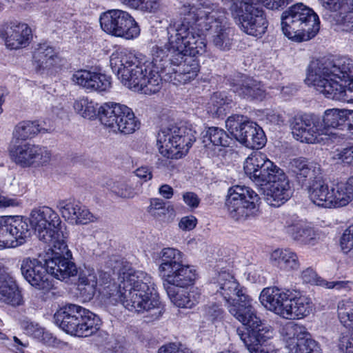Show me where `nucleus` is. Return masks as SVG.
Returning a JSON list of instances; mask_svg holds the SVG:
<instances>
[{
	"label": "nucleus",
	"mask_w": 353,
	"mask_h": 353,
	"mask_svg": "<svg viewBox=\"0 0 353 353\" xmlns=\"http://www.w3.org/2000/svg\"><path fill=\"white\" fill-rule=\"evenodd\" d=\"M301 278L303 280V281L305 283H310L312 285H320L322 283L321 281H324L325 280L319 277L316 272L310 268H308L305 270H304L301 272Z\"/></svg>",
	"instance_id": "obj_59"
},
{
	"label": "nucleus",
	"mask_w": 353,
	"mask_h": 353,
	"mask_svg": "<svg viewBox=\"0 0 353 353\" xmlns=\"http://www.w3.org/2000/svg\"><path fill=\"white\" fill-rule=\"evenodd\" d=\"M57 59L54 49L47 43L39 44L33 54L34 65L38 71L50 69Z\"/></svg>",
	"instance_id": "obj_35"
},
{
	"label": "nucleus",
	"mask_w": 353,
	"mask_h": 353,
	"mask_svg": "<svg viewBox=\"0 0 353 353\" xmlns=\"http://www.w3.org/2000/svg\"><path fill=\"white\" fill-rule=\"evenodd\" d=\"M321 286H323L327 289H336L337 290H344L345 291H349L350 289V281H321Z\"/></svg>",
	"instance_id": "obj_61"
},
{
	"label": "nucleus",
	"mask_w": 353,
	"mask_h": 353,
	"mask_svg": "<svg viewBox=\"0 0 353 353\" xmlns=\"http://www.w3.org/2000/svg\"><path fill=\"white\" fill-rule=\"evenodd\" d=\"M232 100L223 92H214L207 105V110L213 117H219L226 114L228 105Z\"/></svg>",
	"instance_id": "obj_45"
},
{
	"label": "nucleus",
	"mask_w": 353,
	"mask_h": 353,
	"mask_svg": "<svg viewBox=\"0 0 353 353\" xmlns=\"http://www.w3.org/2000/svg\"><path fill=\"white\" fill-rule=\"evenodd\" d=\"M118 286L107 287L110 303H120L131 312H148L153 319L161 316L162 307L150 274L123 265L118 270Z\"/></svg>",
	"instance_id": "obj_1"
},
{
	"label": "nucleus",
	"mask_w": 353,
	"mask_h": 353,
	"mask_svg": "<svg viewBox=\"0 0 353 353\" xmlns=\"http://www.w3.org/2000/svg\"><path fill=\"white\" fill-rule=\"evenodd\" d=\"M296 305L300 319L308 316L313 310L314 304L310 298L305 296L296 297Z\"/></svg>",
	"instance_id": "obj_57"
},
{
	"label": "nucleus",
	"mask_w": 353,
	"mask_h": 353,
	"mask_svg": "<svg viewBox=\"0 0 353 353\" xmlns=\"http://www.w3.org/2000/svg\"><path fill=\"white\" fill-rule=\"evenodd\" d=\"M230 84L233 91L243 98L263 100L266 94L261 81L245 74H238Z\"/></svg>",
	"instance_id": "obj_26"
},
{
	"label": "nucleus",
	"mask_w": 353,
	"mask_h": 353,
	"mask_svg": "<svg viewBox=\"0 0 353 353\" xmlns=\"http://www.w3.org/2000/svg\"><path fill=\"white\" fill-rule=\"evenodd\" d=\"M306 84L325 97L353 101V60L343 57L334 61L316 60L310 63Z\"/></svg>",
	"instance_id": "obj_3"
},
{
	"label": "nucleus",
	"mask_w": 353,
	"mask_h": 353,
	"mask_svg": "<svg viewBox=\"0 0 353 353\" xmlns=\"http://www.w3.org/2000/svg\"><path fill=\"white\" fill-rule=\"evenodd\" d=\"M21 271L24 279L38 290L48 291L53 286L46 261L43 263L37 259L25 258L21 261Z\"/></svg>",
	"instance_id": "obj_20"
},
{
	"label": "nucleus",
	"mask_w": 353,
	"mask_h": 353,
	"mask_svg": "<svg viewBox=\"0 0 353 353\" xmlns=\"http://www.w3.org/2000/svg\"><path fill=\"white\" fill-rule=\"evenodd\" d=\"M291 234L294 241L303 245L313 246L320 240V234L314 228L303 224L293 225Z\"/></svg>",
	"instance_id": "obj_38"
},
{
	"label": "nucleus",
	"mask_w": 353,
	"mask_h": 353,
	"mask_svg": "<svg viewBox=\"0 0 353 353\" xmlns=\"http://www.w3.org/2000/svg\"><path fill=\"white\" fill-rule=\"evenodd\" d=\"M340 245L342 250L347 253L353 250V225H350L343 232Z\"/></svg>",
	"instance_id": "obj_58"
},
{
	"label": "nucleus",
	"mask_w": 353,
	"mask_h": 353,
	"mask_svg": "<svg viewBox=\"0 0 353 353\" xmlns=\"http://www.w3.org/2000/svg\"><path fill=\"white\" fill-rule=\"evenodd\" d=\"M281 30L289 39L296 42L313 39L320 29L318 14L302 3L290 6L281 14Z\"/></svg>",
	"instance_id": "obj_8"
},
{
	"label": "nucleus",
	"mask_w": 353,
	"mask_h": 353,
	"mask_svg": "<svg viewBox=\"0 0 353 353\" xmlns=\"http://www.w3.org/2000/svg\"><path fill=\"white\" fill-rule=\"evenodd\" d=\"M326 10L337 12L336 21L344 30H353V0H319Z\"/></svg>",
	"instance_id": "obj_27"
},
{
	"label": "nucleus",
	"mask_w": 353,
	"mask_h": 353,
	"mask_svg": "<svg viewBox=\"0 0 353 353\" xmlns=\"http://www.w3.org/2000/svg\"><path fill=\"white\" fill-rule=\"evenodd\" d=\"M298 305H296V297L287 299L280 316L286 319H300Z\"/></svg>",
	"instance_id": "obj_55"
},
{
	"label": "nucleus",
	"mask_w": 353,
	"mask_h": 353,
	"mask_svg": "<svg viewBox=\"0 0 353 353\" xmlns=\"http://www.w3.org/2000/svg\"><path fill=\"white\" fill-rule=\"evenodd\" d=\"M205 137L214 145L228 147L232 141L231 137L223 129L210 127L205 132Z\"/></svg>",
	"instance_id": "obj_51"
},
{
	"label": "nucleus",
	"mask_w": 353,
	"mask_h": 353,
	"mask_svg": "<svg viewBox=\"0 0 353 353\" xmlns=\"http://www.w3.org/2000/svg\"><path fill=\"white\" fill-rule=\"evenodd\" d=\"M72 82L90 92H102L111 87V78L104 74L80 70L76 71L71 78Z\"/></svg>",
	"instance_id": "obj_24"
},
{
	"label": "nucleus",
	"mask_w": 353,
	"mask_h": 353,
	"mask_svg": "<svg viewBox=\"0 0 353 353\" xmlns=\"http://www.w3.org/2000/svg\"><path fill=\"white\" fill-rule=\"evenodd\" d=\"M258 200L257 194L249 188L236 185L229 189L225 205L232 219L243 221L255 214Z\"/></svg>",
	"instance_id": "obj_15"
},
{
	"label": "nucleus",
	"mask_w": 353,
	"mask_h": 353,
	"mask_svg": "<svg viewBox=\"0 0 353 353\" xmlns=\"http://www.w3.org/2000/svg\"><path fill=\"white\" fill-rule=\"evenodd\" d=\"M338 317L343 326L351 329L353 332V301L347 299L338 303Z\"/></svg>",
	"instance_id": "obj_48"
},
{
	"label": "nucleus",
	"mask_w": 353,
	"mask_h": 353,
	"mask_svg": "<svg viewBox=\"0 0 353 353\" xmlns=\"http://www.w3.org/2000/svg\"><path fill=\"white\" fill-rule=\"evenodd\" d=\"M223 1L243 32L256 37H261L265 34L268 22L265 12L258 6L257 0Z\"/></svg>",
	"instance_id": "obj_10"
},
{
	"label": "nucleus",
	"mask_w": 353,
	"mask_h": 353,
	"mask_svg": "<svg viewBox=\"0 0 353 353\" xmlns=\"http://www.w3.org/2000/svg\"><path fill=\"white\" fill-rule=\"evenodd\" d=\"M29 235L28 225L21 217H0V250L18 246Z\"/></svg>",
	"instance_id": "obj_19"
},
{
	"label": "nucleus",
	"mask_w": 353,
	"mask_h": 353,
	"mask_svg": "<svg viewBox=\"0 0 353 353\" xmlns=\"http://www.w3.org/2000/svg\"><path fill=\"white\" fill-rule=\"evenodd\" d=\"M258 5L262 4L270 10L283 9L289 4L288 0H257Z\"/></svg>",
	"instance_id": "obj_60"
},
{
	"label": "nucleus",
	"mask_w": 353,
	"mask_h": 353,
	"mask_svg": "<svg viewBox=\"0 0 353 353\" xmlns=\"http://www.w3.org/2000/svg\"><path fill=\"white\" fill-rule=\"evenodd\" d=\"M20 324L21 329L26 334L32 336L46 345H50L54 343L55 339L52 335L48 332H46L37 323L25 319L21 321Z\"/></svg>",
	"instance_id": "obj_40"
},
{
	"label": "nucleus",
	"mask_w": 353,
	"mask_h": 353,
	"mask_svg": "<svg viewBox=\"0 0 353 353\" xmlns=\"http://www.w3.org/2000/svg\"><path fill=\"white\" fill-rule=\"evenodd\" d=\"M123 4L132 8L147 12H154L159 8L158 0H120Z\"/></svg>",
	"instance_id": "obj_53"
},
{
	"label": "nucleus",
	"mask_w": 353,
	"mask_h": 353,
	"mask_svg": "<svg viewBox=\"0 0 353 353\" xmlns=\"http://www.w3.org/2000/svg\"><path fill=\"white\" fill-rule=\"evenodd\" d=\"M80 202L74 199L59 200L57 203V208L63 218L72 223L75 218L77 210H79Z\"/></svg>",
	"instance_id": "obj_52"
},
{
	"label": "nucleus",
	"mask_w": 353,
	"mask_h": 353,
	"mask_svg": "<svg viewBox=\"0 0 353 353\" xmlns=\"http://www.w3.org/2000/svg\"><path fill=\"white\" fill-rule=\"evenodd\" d=\"M54 323L66 333L88 337L95 334L100 328L99 316L79 305H67L54 315Z\"/></svg>",
	"instance_id": "obj_9"
},
{
	"label": "nucleus",
	"mask_w": 353,
	"mask_h": 353,
	"mask_svg": "<svg viewBox=\"0 0 353 353\" xmlns=\"http://www.w3.org/2000/svg\"><path fill=\"white\" fill-rule=\"evenodd\" d=\"M270 261L281 270H297L299 261L297 254L290 249H276L270 255Z\"/></svg>",
	"instance_id": "obj_36"
},
{
	"label": "nucleus",
	"mask_w": 353,
	"mask_h": 353,
	"mask_svg": "<svg viewBox=\"0 0 353 353\" xmlns=\"http://www.w3.org/2000/svg\"><path fill=\"white\" fill-rule=\"evenodd\" d=\"M201 314L207 320L214 321L222 318L223 310L216 303H208L202 307Z\"/></svg>",
	"instance_id": "obj_54"
},
{
	"label": "nucleus",
	"mask_w": 353,
	"mask_h": 353,
	"mask_svg": "<svg viewBox=\"0 0 353 353\" xmlns=\"http://www.w3.org/2000/svg\"><path fill=\"white\" fill-rule=\"evenodd\" d=\"M279 172L283 171L270 161L265 163L263 168H262L251 180L258 185H269L278 178Z\"/></svg>",
	"instance_id": "obj_46"
},
{
	"label": "nucleus",
	"mask_w": 353,
	"mask_h": 353,
	"mask_svg": "<svg viewBox=\"0 0 353 353\" xmlns=\"http://www.w3.org/2000/svg\"><path fill=\"white\" fill-rule=\"evenodd\" d=\"M97 276L93 269L85 268L79 274L77 289L83 301L91 300L95 294Z\"/></svg>",
	"instance_id": "obj_33"
},
{
	"label": "nucleus",
	"mask_w": 353,
	"mask_h": 353,
	"mask_svg": "<svg viewBox=\"0 0 353 353\" xmlns=\"http://www.w3.org/2000/svg\"><path fill=\"white\" fill-rule=\"evenodd\" d=\"M62 238L60 240L54 241L48 245L52 252V256L46 260V265L51 276L59 280H64L70 276L77 274L76 265L70 260L72 257L70 251L68 249L65 239Z\"/></svg>",
	"instance_id": "obj_17"
},
{
	"label": "nucleus",
	"mask_w": 353,
	"mask_h": 353,
	"mask_svg": "<svg viewBox=\"0 0 353 353\" xmlns=\"http://www.w3.org/2000/svg\"><path fill=\"white\" fill-rule=\"evenodd\" d=\"M209 289L214 295L220 296L227 303L235 301L238 297L243 296L245 293L234 277L226 271L218 273L214 278L213 282L210 284Z\"/></svg>",
	"instance_id": "obj_22"
},
{
	"label": "nucleus",
	"mask_w": 353,
	"mask_h": 353,
	"mask_svg": "<svg viewBox=\"0 0 353 353\" xmlns=\"http://www.w3.org/2000/svg\"><path fill=\"white\" fill-rule=\"evenodd\" d=\"M336 159L345 164L353 165V145L343 148L336 154Z\"/></svg>",
	"instance_id": "obj_62"
},
{
	"label": "nucleus",
	"mask_w": 353,
	"mask_h": 353,
	"mask_svg": "<svg viewBox=\"0 0 353 353\" xmlns=\"http://www.w3.org/2000/svg\"><path fill=\"white\" fill-rule=\"evenodd\" d=\"M148 212L156 220L168 223L173 219V210L167 207L165 203L161 199L153 198L150 199Z\"/></svg>",
	"instance_id": "obj_41"
},
{
	"label": "nucleus",
	"mask_w": 353,
	"mask_h": 353,
	"mask_svg": "<svg viewBox=\"0 0 353 353\" xmlns=\"http://www.w3.org/2000/svg\"><path fill=\"white\" fill-rule=\"evenodd\" d=\"M339 347L345 353H353V338L349 335H342L339 339Z\"/></svg>",
	"instance_id": "obj_63"
},
{
	"label": "nucleus",
	"mask_w": 353,
	"mask_h": 353,
	"mask_svg": "<svg viewBox=\"0 0 353 353\" xmlns=\"http://www.w3.org/2000/svg\"><path fill=\"white\" fill-rule=\"evenodd\" d=\"M252 301V299L244 293L235 301L228 303V309L230 314L245 326L253 321L257 322L256 319L259 318L256 314Z\"/></svg>",
	"instance_id": "obj_28"
},
{
	"label": "nucleus",
	"mask_w": 353,
	"mask_h": 353,
	"mask_svg": "<svg viewBox=\"0 0 353 353\" xmlns=\"http://www.w3.org/2000/svg\"><path fill=\"white\" fill-rule=\"evenodd\" d=\"M158 353H192L189 350L181 349L179 345L174 343H170L161 346Z\"/></svg>",
	"instance_id": "obj_64"
},
{
	"label": "nucleus",
	"mask_w": 353,
	"mask_h": 353,
	"mask_svg": "<svg viewBox=\"0 0 353 353\" xmlns=\"http://www.w3.org/2000/svg\"><path fill=\"white\" fill-rule=\"evenodd\" d=\"M332 208H340L352 202L353 204V176L345 183H338L332 187Z\"/></svg>",
	"instance_id": "obj_37"
},
{
	"label": "nucleus",
	"mask_w": 353,
	"mask_h": 353,
	"mask_svg": "<svg viewBox=\"0 0 353 353\" xmlns=\"http://www.w3.org/2000/svg\"><path fill=\"white\" fill-rule=\"evenodd\" d=\"M176 65L177 61L175 62L173 59H169L161 64L159 69L155 68L157 72H154V73H157L161 78V84L163 81L172 82L174 85L178 84L176 81V74H178L176 69Z\"/></svg>",
	"instance_id": "obj_50"
},
{
	"label": "nucleus",
	"mask_w": 353,
	"mask_h": 353,
	"mask_svg": "<svg viewBox=\"0 0 353 353\" xmlns=\"http://www.w3.org/2000/svg\"><path fill=\"white\" fill-rule=\"evenodd\" d=\"M168 43L164 48L156 46L152 50L153 69H159L169 53L183 59L184 56L195 57L205 52V39L196 33L189 18L181 15L179 19L171 21L167 27Z\"/></svg>",
	"instance_id": "obj_4"
},
{
	"label": "nucleus",
	"mask_w": 353,
	"mask_h": 353,
	"mask_svg": "<svg viewBox=\"0 0 353 353\" xmlns=\"http://www.w3.org/2000/svg\"><path fill=\"white\" fill-rule=\"evenodd\" d=\"M0 301L12 305L22 303V295L14 280L0 269Z\"/></svg>",
	"instance_id": "obj_31"
},
{
	"label": "nucleus",
	"mask_w": 353,
	"mask_h": 353,
	"mask_svg": "<svg viewBox=\"0 0 353 353\" xmlns=\"http://www.w3.org/2000/svg\"><path fill=\"white\" fill-rule=\"evenodd\" d=\"M30 223L34 229L40 241L50 245L63 238H68V234L62 230L61 221L51 208L41 206L34 208L30 214Z\"/></svg>",
	"instance_id": "obj_12"
},
{
	"label": "nucleus",
	"mask_w": 353,
	"mask_h": 353,
	"mask_svg": "<svg viewBox=\"0 0 353 353\" xmlns=\"http://www.w3.org/2000/svg\"><path fill=\"white\" fill-rule=\"evenodd\" d=\"M11 160L23 168L43 167L50 164L52 154L47 147L22 142L9 148Z\"/></svg>",
	"instance_id": "obj_16"
},
{
	"label": "nucleus",
	"mask_w": 353,
	"mask_h": 353,
	"mask_svg": "<svg viewBox=\"0 0 353 353\" xmlns=\"http://www.w3.org/2000/svg\"><path fill=\"white\" fill-rule=\"evenodd\" d=\"M226 127L232 135L241 144L251 149H259L265 145L266 138L262 128L256 123L249 121L240 114L229 117Z\"/></svg>",
	"instance_id": "obj_13"
},
{
	"label": "nucleus",
	"mask_w": 353,
	"mask_h": 353,
	"mask_svg": "<svg viewBox=\"0 0 353 353\" xmlns=\"http://www.w3.org/2000/svg\"><path fill=\"white\" fill-rule=\"evenodd\" d=\"M194 132L186 126L163 128L157 137L159 152L165 157L179 159L186 155L195 141Z\"/></svg>",
	"instance_id": "obj_11"
},
{
	"label": "nucleus",
	"mask_w": 353,
	"mask_h": 353,
	"mask_svg": "<svg viewBox=\"0 0 353 353\" xmlns=\"http://www.w3.org/2000/svg\"><path fill=\"white\" fill-rule=\"evenodd\" d=\"M290 169L299 183H305L307 179H317L321 174L319 163L309 162L303 157L292 159L290 163Z\"/></svg>",
	"instance_id": "obj_30"
},
{
	"label": "nucleus",
	"mask_w": 353,
	"mask_h": 353,
	"mask_svg": "<svg viewBox=\"0 0 353 353\" xmlns=\"http://www.w3.org/2000/svg\"><path fill=\"white\" fill-rule=\"evenodd\" d=\"M350 110H327L323 118L314 114H302L293 118L291 122L292 133L295 139L302 143H320L322 136L329 134L330 128H342L347 123Z\"/></svg>",
	"instance_id": "obj_6"
},
{
	"label": "nucleus",
	"mask_w": 353,
	"mask_h": 353,
	"mask_svg": "<svg viewBox=\"0 0 353 353\" xmlns=\"http://www.w3.org/2000/svg\"><path fill=\"white\" fill-rule=\"evenodd\" d=\"M110 67L121 82L134 92L146 94L157 92L161 78L153 69L152 63L142 62L127 50L116 51L110 57Z\"/></svg>",
	"instance_id": "obj_5"
},
{
	"label": "nucleus",
	"mask_w": 353,
	"mask_h": 353,
	"mask_svg": "<svg viewBox=\"0 0 353 353\" xmlns=\"http://www.w3.org/2000/svg\"><path fill=\"white\" fill-rule=\"evenodd\" d=\"M278 178L269 184L264 191L266 203L274 207H279L292 196V190L290 181L284 172H279Z\"/></svg>",
	"instance_id": "obj_25"
},
{
	"label": "nucleus",
	"mask_w": 353,
	"mask_h": 353,
	"mask_svg": "<svg viewBox=\"0 0 353 353\" xmlns=\"http://www.w3.org/2000/svg\"><path fill=\"white\" fill-rule=\"evenodd\" d=\"M125 105L114 102L105 103L98 110V116L102 125L112 132L117 126Z\"/></svg>",
	"instance_id": "obj_32"
},
{
	"label": "nucleus",
	"mask_w": 353,
	"mask_h": 353,
	"mask_svg": "<svg viewBox=\"0 0 353 353\" xmlns=\"http://www.w3.org/2000/svg\"><path fill=\"white\" fill-rule=\"evenodd\" d=\"M216 14L209 0H192L180 13L190 19L192 28L195 22L202 21L199 25L205 23V29L211 30L210 42L213 46L221 51H228L232 45L233 31L216 17Z\"/></svg>",
	"instance_id": "obj_7"
},
{
	"label": "nucleus",
	"mask_w": 353,
	"mask_h": 353,
	"mask_svg": "<svg viewBox=\"0 0 353 353\" xmlns=\"http://www.w3.org/2000/svg\"><path fill=\"white\" fill-rule=\"evenodd\" d=\"M256 321L248 325L245 332L240 328L236 330L239 338L249 352L262 347L261 343L272 336V330L263 324L259 318L256 319Z\"/></svg>",
	"instance_id": "obj_23"
},
{
	"label": "nucleus",
	"mask_w": 353,
	"mask_h": 353,
	"mask_svg": "<svg viewBox=\"0 0 353 353\" xmlns=\"http://www.w3.org/2000/svg\"><path fill=\"white\" fill-rule=\"evenodd\" d=\"M0 37L7 48L17 50L29 45L32 30L26 23L10 22L0 27Z\"/></svg>",
	"instance_id": "obj_21"
},
{
	"label": "nucleus",
	"mask_w": 353,
	"mask_h": 353,
	"mask_svg": "<svg viewBox=\"0 0 353 353\" xmlns=\"http://www.w3.org/2000/svg\"><path fill=\"white\" fill-rule=\"evenodd\" d=\"M158 272L171 302L178 307L192 308L199 303L201 294L197 290L179 291L194 284L196 273L194 267L184 262V254L174 248H164L159 253Z\"/></svg>",
	"instance_id": "obj_2"
},
{
	"label": "nucleus",
	"mask_w": 353,
	"mask_h": 353,
	"mask_svg": "<svg viewBox=\"0 0 353 353\" xmlns=\"http://www.w3.org/2000/svg\"><path fill=\"white\" fill-rule=\"evenodd\" d=\"M290 296L289 290L276 287L264 288L260 294L261 303L269 310L281 316L287 299Z\"/></svg>",
	"instance_id": "obj_29"
},
{
	"label": "nucleus",
	"mask_w": 353,
	"mask_h": 353,
	"mask_svg": "<svg viewBox=\"0 0 353 353\" xmlns=\"http://www.w3.org/2000/svg\"><path fill=\"white\" fill-rule=\"evenodd\" d=\"M332 187L321 180H316L308 189L309 197L315 205L324 208H332Z\"/></svg>",
	"instance_id": "obj_34"
},
{
	"label": "nucleus",
	"mask_w": 353,
	"mask_h": 353,
	"mask_svg": "<svg viewBox=\"0 0 353 353\" xmlns=\"http://www.w3.org/2000/svg\"><path fill=\"white\" fill-rule=\"evenodd\" d=\"M110 191L116 196L123 199H132L137 195L132 183L128 179H119L110 185Z\"/></svg>",
	"instance_id": "obj_47"
},
{
	"label": "nucleus",
	"mask_w": 353,
	"mask_h": 353,
	"mask_svg": "<svg viewBox=\"0 0 353 353\" xmlns=\"http://www.w3.org/2000/svg\"><path fill=\"white\" fill-rule=\"evenodd\" d=\"M44 131L37 121H22L15 126L13 134L18 139L27 140Z\"/></svg>",
	"instance_id": "obj_44"
},
{
	"label": "nucleus",
	"mask_w": 353,
	"mask_h": 353,
	"mask_svg": "<svg viewBox=\"0 0 353 353\" xmlns=\"http://www.w3.org/2000/svg\"><path fill=\"white\" fill-rule=\"evenodd\" d=\"M75 218H73L72 223L77 225L88 224L94 221L96 217L89 211V210L81 203L79 205V210H77Z\"/></svg>",
	"instance_id": "obj_56"
},
{
	"label": "nucleus",
	"mask_w": 353,
	"mask_h": 353,
	"mask_svg": "<svg viewBox=\"0 0 353 353\" xmlns=\"http://www.w3.org/2000/svg\"><path fill=\"white\" fill-rule=\"evenodd\" d=\"M179 59L178 57L176 58L177 61L176 69L178 71L176 81L178 83L184 84L195 79L198 74L199 66L198 61L192 57L185 58L183 61H182V59L179 60Z\"/></svg>",
	"instance_id": "obj_39"
},
{
	"label": "nucleus",
	"mask_w": 353,
	"mask_h": 353,
	"mask_svg": "<svg viewBox=\"0 0 353 353\" xmlns=\"http://www.w3.org/2000/svg\"><path fill=\"white\" fill-rule=\"evenodd\" d=\"M96 103L88 97L77 99L73 104L74 111L85 119L94 118L97 112Z\"/></svg>",
	"instance_id": "obj_49"
},
{
	"label": "nucleus",
	"mask_w": 353,
	"mask_h": 353,
	"mask_svg": "<svg viewBox=\"0 0 353 353\" xmlns=\"http://www.w3.org/2000/svg\"><path fill=\"white\" fill-rule=\"evenodd\" d=\"M117 128L114 132H121L125 134H130L134 132L139 128L140 123L137 119L133 111L128 106H125L122 115L119 119Z\"/></svg>",
	"instance_id": "obj_42"
},
{
	"label": "nucleus",
	"mask_w": 353,
	"mask_h": 353,
	"mask_svg": "<svg viewBox=\"0 0 353 353\" xmlns=\"http://www.w3.org/2000/svg\"><path fill=\"white\" fill-rule=\"evenodd\" d=\"M281 333L290 353H321L318 343L312 339L307 329L294 322H289Z\"/></svg>",
	"instance_id": "obj_18"
},
{
	"label": "nucleus",
	"mask_w": 353,
	"mask_h": 353,
	"mask_svg": "<svg viewBox=\"0 0 353 353\" xmlns=\"http://www.w3.org/2000/svg\"><path fill=\"white\" fill-rule=\"evenodd\" d=\"M267 156L259 151L252 152L245 160L243 170L250 179L263 168L266 162H269Z\"/></svg>",
	"instance_id": "obj_43"
},
{
	"label": "nucleus",
	"mask_w": 353,
	"mask_h": 353,
	"mask_svg": "<svg viewBox=\"0 0 353 353\" xmlns=\"http://www.w3.org/2000/svg\"><path fill=\"white\" fill-rule=\"evenodd\" d=\"M101 29L107 34L117 37L132 39L140 34V28L134 18L121 10H109L101 14Z\"/></svg>",
	"instance_id": "obj_14"
}]
</instances>
